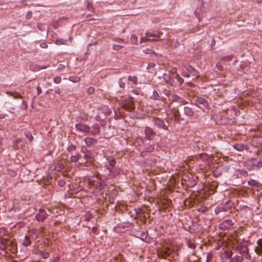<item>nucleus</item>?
<instances>
[{"mask_svg": "<svg viewBox=\"0 0 262 262\" xmlns=\"http://www.w3.org/2000/svg\"><path fill=\"white\" fill-rule=\"evenodd\" d=\"M162 39H163V38H161L158 34L151 32H147L145 36L141 38L140 43L145 42L148 41H157Z\"/></svg>", "mask_w": 262, "mask_h": 262, "instance_id": "f257e3e1", "label": "nucleus"}, {"mask_svg": "<svg viewBox=\"0 0 262 262\" xmlns=\"http://www.w3.org/2000/svg\"><path fill=\"white\" fill-rule=\"evenodd\" d=\"M236 250L241 254V256L245 257L247 259L250 258L251 255L249 253V249L246 246H241L236 248Z\"/></svg>", "mask_w": 262, "mask_h": 262, "instance_id": "f03ea898", "label": "nucleus"}, {"mask_svg": "<svg viewBox=\"0 0 262 262\" xmlns=\"http://www.w3.org/2000/svg\"><path fill=\"white\" fill-rule=\"evenodd\" d=\"M75 128L76 130L81 133H88L90 130V127L83 123H78L75 125Z\"/></svg>", "mask_w": 262, "mask_h": 262, "instance_id": "7ed1b4c3", "label": "nucleus"}, {"mask_svg": "<svg viewBox=\"0 0 262 262\" xmlns=\"http://www.w3.org/2000/svg\"><path fill=\"white\" fill-rule=\"evenodd\" d=\"M152 122L154 125L158 127L162 128L164 129H167V126L164 123L162 120H161L159 118H153Z\"/></svg>", "mask_w": 262, "mask_h": 262, "instance_id": "20e7f679", "label": "nucleus"}, {"mask_svg": "<svg viewBox=\"0 0 262 262\" xmlns=\"http://www.w3.org/2000/svg\"><path fill=\"white\" fill-rule=\"evenodd\" d=\"M144 132L146 138L149 140H152L156 136V133L148 127L145 128Z\"/></svg>", "mask_w": 262, "mask_h": 262, "instance_id": "39448f33", "label": "nucleus"}, {"mask_svg": "<svg viewBox=\"0 0 262 262\" xmlns=\"http://www.w3.org/2000/svg\"><path fill=\"white\" fill-rule=\"evenodd\" d=\"M233 225V222L231 220H227L220 224V228L222 230H227L229 229Z\"/></svg>", "mask_w": 262, "mask_h": 262, "instance_id": "423d86ee", "label": "nucleus"}, {"mask_svg": "<svg viewBox=\"0 0 262 262\" xmlns=\"http://www.w3.org/2000/svg\"><path fill=\"white\" fill-rule=\"evenodd\" d=\"M47 216L45 211L40 209L39 213L36 215V219L38 222H42L47 217Z\"/></svg>", "mask_w": 262, "mask_h": 262, "instance_id": "0eeeda50", "label": "nucleus"}, {"mask_svg": "<svg viewBox=\"0 0 262 262\" xmlns=\"http://www.w3.org/2000/svg\"><path fill=\"white\" fill-rule=\"evenodd\" d=\"M88 183L91 186H96L97 187L98 184L99 183V179L97 176H92L88 179Z\"/></svg>", "mask_w": 262, "mask_h": 262, "instance_id": "6e6552de", "label": "nucleus"}, {"mask_svg": "<svg viewBox=\"0 0 262 262\" xmlns=\"http://www.w3.org/2000/svg\"><path fill=\"white\" fill-rule=\"evenodd\" d=\"M184 68L186 71L190 73L192 76L197 78L198 77V72L192 67L190 66H185Z\"/></svg>", "mask_w": 262, "mask_h": 262, "instance_id": "1a4fd4ad", "label": "nucleus"}, {"mask_svg": "<svg viewBox=\"0 0 262 262\" xmlns=\"http://www.w3.org/2000/svg\"><path fill=\"white\" fill-rule=\"evenodd\" d=\"M123 106L125 108L128 110H132L134 109V106L133 104V99L129 98L127 101H124L123 102Z\"/></svg>", "mask_w": 262, "mask_h": 262, "instance_id": "9d476101", "label": "nucleus"}, {"mask_svg": "<svg viewBox=\"0 0 262 262\" xmlns=\"http://www.w3.org/2000/svg\"><path fill=\"white\" fill-rule=\"evenodd\" d=\"M84 141L85 144L88 146L93 145L95 144L96 142V140L90 137H87L85 138Z\"/></svg>", "mask_w": 262, "mask_h": 262, "instance_id": "9b49d317", "label": "nucleus"}, {"mask_svg": "<svg viewBox=\"0 0 262 262\" xmlns=\"http://www.w3.org/2000/svg\"><path fill=\"white\" fill-rule=\"evenodd\" d=\"M258 247H256L255 251L257 254H262V239H259L257 242Z\"/></svg>", "mask_w": 262, "mask_h": 262, "instance_id": "f8f14e48", "label": "nucleus"}, {"mask_svg": "<svg viewBox=\"0 0 262 262\" xmlns=\"http://www.w3.org/2000/svg\"><path fill=\"white\" fill-rule=\"evenodd\" d=\"M196 102L198 105H202L204 107H206L208 105L207 102L203 98H198Z\"/></svg>", "mask_w": 262, "mask_h": 262, "instance_id": "ddd939ff", "label": "nucleus"}, {"mask_svg": "<svg viewBox=\"0 0 262 262\" xmlns=\"http://www.w3.org/2000/svg\"><path fill=\"white\" fill-rule=\"evenodd\" d=\"M244 258L240 256L236 255L231 258L230 262H243Z\"/></svg>", "mask_w": 262, "mask_h": 262, "instance_id": "4468645a", "label": "nucleus"}, {"mask_svg": "<svg viewBox=\"0 0 262 262\" xmlns=\"http://www.w3.org/2000/svg\"><path fill=\"white\" fill-rule=\"evenodd\" d=\"M254 167L257 168L262 167V161L258 159H254L252 161Z\"/></svg>", "mask_w": 262, "mask_h": 262, "instance_id": "2eb2a0df", "label": "nucleus"}, {"mask_svg": "<svg viewBox=\"0 0 262 262\" xmlns=\"http://www.w3.org/2000/svg\"><path fill=\"white\" fill-rule=\"evenodd\" d=\"M184 112L187 115V116H191L193 115V111H192V110L188 107H185L184 108Z\"/></svg>", "mask_w": 262, "mask_h": 262, "instance_id": "dca6fc26", "label": "nucleus"}, {"mask_svg": "<svg viewBox=\"0 0 262 262\" xmlns=\"http://www.w3.org/2000/svg\"><path fill=\"white\" fill-rule=\"evenodd\" d=\"M107 160H108L110 165L111 167H114L116 164V160H115V158L113 157H108L107 158Z\"/></svg>", "mask_w": 262, "mask_h": 262, "instance_id": "f3484780", "label": "nucleus"}, {"mask_svg": "<svg viewBox=\"0 0 262 262\" xmlns=\"http://www.w3.org/2000/svg\"><path fill=\"white\" fill-rule=\"evenodd\" d=\"M150 98L154 100H160V97L158 94V92L156 91H154L152 92V94Z\"/></svg>", "mask_w": 262, "mask_h": 262, "instance_id": "a211bd4d", "label": "nucleus"}, {"mask_svg": "<svg viewBox=\"0 0 262 262\" xmlns=\"http://www.w3.org/2000/svg\"><path fill=\"white\" fill-rule=\"evenodd\" d=\"M31 244V242L30 239L27 236H26L23 241V245L25 247H27L30 245Z\"/></svg>", "mask_w": 262, "mask_h": 262, "instance_id": "6ab92c4d", "label": "nucleus"}, {"mask_svg": "<svg viewBox=\"0 0 262 262\" xmlns=\"http://www.w3.org/2000/svg\"><path fill=\"white\" fill-rule=\"evenodd\" d=\"M64 168V165L62 164L57 163L55 166L54 169L57 171H61Z\"/></svg>", "mask_w": 262, "mask_h": 262, "instance_id": "aec40b11", "label": "nucleus"}, {"mask_svg": "<svg viewBox=\"0 0 262 262\" xmlns=\"http://www.w3.org/2000/svg\"><path fill=\"white\" fill-rule=\"evenodd\" d=\"M80 155L79 154H77L75 155H72L71 157V161L73 162H76L79 160Z\"/></svg>", "mask_w": 262, "mask_h": 262, "instance_id": "412c9836", "label": "nucleus"}, {"mask_svg": "<svg viewBox=\"0 0 262 262\" xmlns=\"http://www.w3.org/2000/svg\"><path fill=\"white\" fill-rule=\"evenodd\" d=\"M248 183L249 185L253 187H258L259 186L258 183L254 180H250Z\"/></svg>", "mask_w": 262, "mask_h": 262, "instance_id": "4be33fe9", "label": "nucleus"}, {"mask_svg": "<svg viewBox=\"0 0 262 262\" xmlns=\"http://www.w3.org/2000/svg\"><path fill=\"white\" fill-rule=\"evenodd\" d=\"M7 249V243L5 241H1L0 242V249L3 251Z\"/></svg>", "mask_w": 262, "mask_h": 262, "instance_id": "5701e85b", "label": "nucleus"}, {"mask_svg": "<svg viewBox=\"0 0 262 262\" xmlns=\"http://www.w3.org/2000/svg\"><path fill=\"white\" fill-rule=\"evenodd\" d=\"M128 80L132 82L135 84H137L138 79L136 76H129L128 77Z\"/></svg>", "mask_w": 262, "mask_h": 262, "instance_id": "b1692460", "label": "nucleus"}, {"mask_svg": "<svg viewBox=\"0 0 262 262\" xmlns=\"http://www.w3.org/2000/svg\"><path fill=\"white\" fill-rule=\"evenodd\" d=\"M225 256L227 258H232V256L233 255V252L230 251V250H229V251H226L225 252Z\"/></svg>", "mask_w": 262, "mask_h": 262, "instance_id": "393cba45", "label": "nucleus"}, {"mask_svg": "<svg viewBox=\"0 0 262 262\" xmlns=\"http://www.w3.org/2000/svg\"><path fill=\"white\" fill-rule=\"evenodd\" d=\"M163 76L164 79L166 81V82L167 83H170L171 82V78L169 75H168L166 74H163Z\"/></svg>", "mask_w": 262, "mask_h": 262, "instance_id": "a878e982", "label": "nucleus"}, {"mask_svg": "<svg viewBox=\"0 0 262 262\" xmlns=\"http://www.w3.org/2000/svg\"><path fill=\"white\" fill-rule=\"evenodd\" d=\"M78 166H85V167H89L91 165V163L90 162H86L85 163H78Z\"/></svg>", "mask_w": 262, "mask_h": 262, "instance_id": "bb28decb", "label": "nucleus"}, {"mask_svg": "<svg viewBox=\"0 0 262 262\" xmlns=\"http://www.w3.org/2000/svg\"><path fill=\"white\" fill-rule=\"evenodd\" d=\"M232 58V56L230 55L226 56H223L222 57V60L225 61H228L231 60Z\"/></svg>", "mask_w": 262, "mask_h": 262, "instance_id": "cd10ccee", "label": "nucleus"}, {"mask_svg": "<svg viewBox=\"0 0 262 262\" xmlns=\"http://www.w3.org/2000/svg\"><path fill=\"white\" fill-rule=\"evenodd\" d=\"M226 210L225 207L223 206L219 207L216 209H215V212L216 214H218L219 212L222 211H225Z\"/></svg>", "mask_w": 262, "mask_h": 262, "instance_id": "c85d7f7f", "label": "nucleus"}, {"mask_svg": "<svg viewBox=\"0 0 262 262\" xmlns=\"http://www.w3.org/2000/svg\"><path fill=\"white\" fill-rule=\"evenodd\" d=\"M131 41L133 44H137L138 42V38L137 36L133 35L131 36Z\"/></svg>", "mask_w": 262, "mask_h": 262, "instance_id": "c756f323", "label": "nucleus"}, {"mask_svg": "<svg viewBox=\"0 0 262 262\" xmlns=\"http://www.w3.org/2000/svg\"><path fill=\"white\" fill-rule=\"evenodd\" d=\"M234 147L235 149L241 151L244 149V146L240 144L234 145Z\"/></svg>", "mask_w": 262, "mask_h": 262, "instance_id": "7c9ffc66", "label": "nucleus"}, {"mask_svg": "<svg viewBox=\"0 0 262 262\" xmlns=\"http://www.w3.org/2000/svg\"><path fill=\"white\" fill-rule=\"evenodd\" d=\"M25 136L30 141H31L33 139V137L32 136V135H31V133H29V132H26L25 133Z\"/></svg>", "mask_w": 262, "mask_h": 262, "instance_id": "2f4dec72", "label": "nucleus"}, {"mask_svg": "<svg viewBox=\"0 0 262 262\" xmlns=\"http://www.w3.org/2000/svg\"><path fill=\"white\" fill-rule=\"evenodd\" d=\"M61 79L59 76H56L54 78V81L55 83H59L61 82Z\"/></svg>", "mask_w": 262, "mask_h": 262, "instance_id": "473e14b6", "label": "nucleus"}, {"mask_svg": "<svg viewBox=\"0 0 262 262\" xmlns=\"http://www.w3.org/2000/svg\"><path fill=\"white\" fill-rule=\"evenodd\" d=\"M76 149V147L75 145H70L68 147V150L69 151V152H71V151H74Z\"/></svg>", "mask_w": 262, "mask_h": 262, "instance_id": "72a5a7b5", "label": "nucleus"}, {"mask_svg": "<svg viewBox=\"0 0 262 262\" xmlns=\"http://www.w3.org/2000/svg\"><path fill=\"white\" fill-rule=\"evenodd\" d=\"M187 245H188V246L189 248L192 249H194L195 247V244L194 243L191 242L190 241H189L188 242Z\"/></svg>", "mask_w": 262, "mask_h": 262, "instance_id": "f704fd0d", "label": "nucleus"}, {"mask_svg": "<svg viewBox=\"0 0 262 262\" xmlns=\"http://www.w3.org/2000/svg\"><path fill=\"white\" fill-rule=\"evenodd\" d=\"M176 78L178 80L179 82L181 84L183 82V79L181 78L178 74H177L176 75Z\"/></svg>", "mask_w": 262, "mask_h": 262, "instance_id": "c9c22d12", "label": "nucleus"}, {"mask_svg": "<svg viewBox=\"0 0 262 262\" xmlns=\"http://www.w3.org/2000/svg\"><path fill=\"white\" fill-rule=\"evenodd\" d=\"M119 86L121 88L124 89L125 88V82H123L122 79H120L119 80Z\"/></svg>", "mask_w": 262, "mask_h": 262, "instance_id": "e433bc0d", "label": "nucleus"}, {"mask_svg": "<svg viewBox=\"0 0 262 262\" xmlns=\"http://www.w3.org/2000/svg\"><path fill=\"white\" fill-rule=\"evenodd\" d=\"M154 148V146L150 145L148 147H146L145 150L146 152H151L153 151Z\"/></svg>", "mask_w": 262, "mask_h": 262, "instance_id": "4c0bfd02", "label": "nucleus"}, {"mask_svg": "<svg viewBox=\"0 0 262 262\" xmlns=\"http://www.w3.org/2000/svg\"><path fill=\"white\" fill-rule=\"evenodd\" d=\"M107 169L108 170L110 173L113 174V175L115 174V171L114 167H111V168L108 167Z\"/></svg>", "mask_w": 262, "mask_h": 262, "instance_id": "58836bf2", "label": "nucleus"}, {"mask_svg": "<svg viewBox=\"0 0 262 262\" xmlns=\"http://www.w3.org/2000/svg\"><path fill=\"white\" fill-rule=\"evenodd\" d=\"M211 257H212L211 254L210 253H208L207 254L206 262H210L211 260Z\"/></svg>", "mask_w": 262, "mask_h": 262, "instance_id": "ea45409f", "label": "nucleus"}, {"mask_svg": "<svg viewBox=\"0 0 262 262\" xmlns=\"http://www.w3.org/2000/svg\"><path fill=\"white\" fill-rule=\"evenodd\" d=\"M122 48V46L120 45H115L113 46V49L115 50H119Z\"/></svg>", "mask_w": 262, "mask_h": 262, "instance_id": "a19ab883", "label": "nucleus"}, {"mask_svg": "<svg viewBox=\"0 0 262 262\" xmlns=\"http://www.w3.org/2000/svg\"><path fill=\"white\" fill-rule=\"evenodd\" d=\"M94 88L93 87H90L88 89V93L90 94H92L94 93Z\"/></svg>", "mask_w": 262, "mask_h": 262, "instance_id": "79ce46f5", "label": "nucleus"}, {"mask_svg": "<svg viewBox=\"0 0 262 262\" xmlns=\"http://www.w3.org/2000/svg\"><path fill=\"white\" fill-rule=\"evenodd\" d=\"M32 17V12L31 11H29L27 13V14L26 15V17L27 19H30Z\"/></svg>", "mask_w": 262, "mask_h": 262, "instance_id": "37998d69", "label": "nucleus"}, {"mask_svg": "<svg viewBox=\"0 0 262 262\" xmlns=\"http://www.w3.org/2000/svg\"><path fill=\"white\" fill-rule=\"evenodd\" d=\"M56 43L57 45H60L63 44L64 43L63 42L62 40H61V39H57L56 40Z\"/></svg>", "mask_w": 262, "mask_h": 262, "instance_id": "c03bdc74", "label": "nucleus"}, {"mask_svg": "<svg viewBox=\"0 0 262 262\" xmlns=\"http://www.w3.org/2000/svg\"><path fill=\"white\" fill-rule=\"evenodd\" d=\"M42 256L43 258H46L49 257V253L48 252L43 253Z\"/></svg>", "mask_w": 262, "mask_h": 262, "instance_id": "a18cd8bd", "label": "nucleus"}, {"mask_svg": "<svg viewBox=\"0 0 262 262\" xmlns=\"http://www.w3.org/2000/svg\"><path fill=\"white\" fill-rule=\"evenodd\" d=\"M91 218V214H88L86 215V221H89Z\"/></svg>", "mask_w": 262, "mask_h": 262, "instance_id": "49530a36", "label": "nucleus"}, {"mask_svg": "<svg viewBox=\"0 0 262 262\" xmlns=\"http://www.w3.org/2000/svg\"><path fill=\"white\" fill-rule=\"evenodd\" d=\"M92 231L94 233H97V228L96 227H93L92 228Z\"/></svg>", "mask_w": 262, "mask_h": 262, "instance_id": "de8ad7c7", "label": "nucleus"}, {"mask_svg": "<svg viewBox=\"0 0 262 262\" xmlns=\"http://www.w3.org/2000/svg\"><path fill=\"white\" fill-rule=\"evenodd\" d=\"M58 184L60 186H63L64 184V182L63 181H58Z\"/></svg>", "mask_w": 262, "mask_h": 262, "instance_id": "09e8293b", "label": "nucleus"}, {"mask_svg": "<svg viewBox=\"0 0 262 262\" xmlns=\"http://www.w3.org/2000/svg\"><path fill=\"white\" fill-rule=\"evenodd\" d=\"M183 76L186 77H189L190 76V75L187 74H183Z\"/></svg>", "mask_w": 262, "mask_h": 262, "instance_id": "8fccbe9b", "label": "nucleus"}, {"mask_svg": "<svg viewBox=\"0 0 262 262\" xmlns=\"http://www.w3.org/2000/svg\"><path fill=\"white\" fill-rule=\"evenodd\" d=\"M84 158L85 159H88V158H89V156L87 155H85V156H84Z\"/></svg>", "mask_w": 262, "mask_h": 262, "instance_id": "3c124183", "label": "nucleus"}, {"mask_svg": "<svg viewBox=\"0 0 262 262\" xmlns=\"http://www.w3.org/2000/svg\"><path fill=\"white\" fill-rule=\"evenodd\" d=\"M21 141V140L20 139H17L16 140H15V142L16 143H18L19 142Z\"/></svg>", "mask_w": 262, "mask_h": 262, "instance_id": "603ef678", "label": "nucleus"}, {"mask_svg": "<svg viewBox=\"0 0 262 262\" xmlns=\"http://www.w3.org/2000/svg\"><path fill=\"white\" fill-rule=\"evenodd\" d=\"M165 253H166V254L167 255H168V254H170V251H169V250H167V251H165Z\"/></svg>", "mask_w": 262, "mask_h": 262, "instance_id": "864d4df0", "label": "nucleus"}, {"mask_svg": "<svg viewBox=\"0 0 262 262\" xmlns=\"http://www.w3.org/2000/svg\"><path fill=\"white\" fill-rule=\"evenodd\" d=\"M110 262H120V261H117V260H111Z\"/></svg>", "mask_w": 262, "mask_h": 262, "instance_id": "5fc2aeb1", "label": "nucleus"}, {"mask_svg": "<svg viewBox=\"0 0 262 262\" xmlns=\"http://www.w3.org/2000/svg\"><path fill=\"white\" fill-rule=\"evenodd\" d=\"M154 65H155V64H154V63H149V66H151V67L154 66Z\"/></svg>", "mask_w": 262, "mask_h": 262, "instance_id": "6e6d98bb", "label": "nucleus"}, {"mask_svg": "<svg viewBox=\"0 0 262 262\" xmlns=\"http://www.w3.org/2000/svg\"><path fill=\"white\" fill-rule=\"evenodd\" d=\"M14 146L15 148H18V147L17 146L14 145Z\"/></svg>", "mask_w": 262, "mask_h": 262, "instance_id": "4d7b16f0", "label": "nucleus"}, {"mask_svg": "<svg viewBox=\"0 0 262 262\" xmlns=\"http://www.w3.org/2000/svg\"><path fill=\"white\" fill-rule=\"evenodd\" d=\"M37 91H38V92H40V90H39L38 89H37Z\"/></svg>", "mask_w": 262, "mask_h": 262, "instance_id": "13d9d810", "label": "nucleus"}, {"mask_svg": "<svg viewBox=\"0 0 262 262\" xmlns=\"http://www.w3.org/2000/svg\"><path fill=\"white\" fill-rule=\"evenodd\" d=\"M37 91H38V92H40V90H39L38 89H37Z\"/></svg>", "mask_w": 262, "mask_h": 262, "instance_id": "bf43d9fd", "label": "nucleus"}]
</instances>
